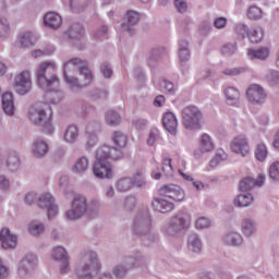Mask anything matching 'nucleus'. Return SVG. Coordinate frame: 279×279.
<instances>
[{
    "label": "nucleus",
    "mask_w": 279,
    "mask_h": 279,
    "mask_svg": "<svg viewBox=\"0 0 279 279\" xmlns=\"http://www.w3.org/2000/svg\"><path fill=\"white\" fill-rule=\"evenodd\" d=\"M58 66L52 61H46L39 64L37 69V86L46 90L47 97L51 104H60L64 99V93L56 89L60 86V80L56 74Z\"/></svg>",
    "instance_id": "nucleus-1"
},
{
    "label": "nucleus",
    "mask_w": 279,
    "mask_h": 279,
    "mask_svg": "<svg viewBox=\"0 0 279 279\" xmlns=\"http://www.w3.org/2000/svg\"><path fill=\"white\" fill-rule=\"evenodd\" d=\"M64 77L71 90H80L93 82V72L85 60L72 58L64 64Z\"/></svg>",
    "instance_id": "nucleus-2"
},
{
    "label": "nucleus",
    "mask_w": 279,
    "mask_h": 279,
    "mask_svg": "<svg viewBox=\"0 0 279 279\" xmlns=\"http://www.w3.org/2000/svg\"><path fill=\"white\" fill-rule=\"evenodd\" d=\"M101 264L97 257V253L93 251H86L81 254V257L75 267V276L77 279H95V276L99 274Z\"/></svg>",
    "instance_id": "nucleus-3"
},
{
    "label": "nucleus",
    "mask_w": 279,
    "mask_h": 279,
    "mask_svg": "<svg viewBox=\"0 0 279 279\" xmlns=\"http://www.w3.org/2000/svg\"><path fill=\"white\" fill-rule=\"evenodd\" d=\"M109 147H98L96 149V162L94 165V175L99 180H110L112 179V165L108 160H112Z\"/></svg>",
    "instance_id": "nucleus-4"
},
{
    "label": "nucleus",
    "mask_w": 279,
    "mask_h": 279,
    "mask_svg": "<svg viewBox=\"0 0 279 279\" xmlns=\"http://www.w3.org/2000/svg\"><path fill=\"white\" fill-rule=\"evenodd\" d=\"M202 119H204V114L195 106H189L182 110L183 128L190 132L202 130Z\"/></svg>",
    "instance_id": "nucleus-5"
},
{
    "label": "nucleus",
    "mask_w": 279,
    "mask_h": 279,
    "mask_svg": "<svg viewBox=\"0 0 279 279\" xmlns=\"http://www.w3.org/2000/svg\"><path fill=\"white\" fill-rule=\"evenodd\" d=\"M113 146L102 145L108 147L111 160H121L123 158V149L128 146V135L121 131H114L111 135Z\"/></svg>",
    "instance_id": "nucleus-6"
},
{
    "label": "nucleus",
    "mask_w": 279,
    "mask_h": 279,
    "mask_svg": "<svg viewBox=\"0 0 279 279\" xmlns=\"http://www.w3.org/2000/svg\"><path fill=\"white\" fill-rule=\"evenodd\" d=\"M88 213V202L82 195H76L71 202V208L65 211L69 221H77Z\"/></svg>",
    "instance_id": "nucleus-7"
},
{
    "label": "nucleus",
    "mask_w": 279,
    "mask_h": 279,
    "mask_svg": "<svg viewBox=\"0 0 279 279\" xmlns=\"http://www.w3.org/2000/svg\"><path fill=\"white\" fill-rule=\"evenodd\" d=\"M28 119L35 125H47L51 121V108L49 105H35L28 110Z\"/></svg>",
    "instance_id": "nucleus-8"
},
{
    "label": "nucleus",
    "mask_w": 279,
    "mask_h": 279,
    "mask_svg": "<svg viewBox=\"0 0 279 279\" xmlns=\"http://www.w3.org/2000/svg\"><path fill=\"white\" fill-rule=\"evenodd\" d=\"M133 232L136 236H147L151 232V216L149 211H141L136 215L132 223Z\"/></svg>",
    "instance_id": "nucleus-9"
},
{
    "label": "nucleus",
    "mask_w": 279,
    "mask_h": 279,
    "mask_svg": "<svg viewBox=\"0 0 279 279\" xmlns=\"http://www.w3.org/2000/svg\"><path fill=\"white\" fill-rule=\"evenodd\" d=\"M13 88L17 95L25 96L32 93V72L23 70L14 76Z\"/></svg>",
    "instance_id": "nucleus-10"
},
{
    "label": "nucleus",
    "mask_w": 279,
    "mask_h": 279,
    "mask_svg": "<svg viewBox=\"0 0 279 279\" xmlns=\"http://www.w3.org/2000/svg\"><path fill=\"white\" fill-rule=\"evenodd\" d=\"M51 258L54 263L59 264V274L63 276L71 271V259L66 248L63 246H54L52 248Z\"/></svg>",
    "instance_id": "nucleus-11"
},
{
    "label": "nucleus",
    "mask_w": 279,
    "mask_h": 279,
    "mask_svg": "<svg viewBox=\"0 0 279 279\" xmlns=\"http://www.w3.org/2000/svg\"><path fill=\"white\" fill-rule=\"evenodd\" d=\"M38 269V256L33 253L26 254L17 268V276L20 278H27V276H32V272Z\"/></svg>",
    "instance_id": "nucleus-12"
},
{
    "label": "nucleus",
    "mask_w": 279,
    "mask_h": 279,
    "mask_svg": "<svg viewBox=\"0 0 279 279\" xmlns=\"http://www.w3.org/2000/svg\"><path fill=\"white\" fill-rule=\"evenodd\" d=\"M230 149L233 154H238V156H242V158H246L250 156V141L245 135H238L233 137L230 143Z\"/></svg>",
    "instance_id": "nucleus-13"
},
{
    "label": "nucleus",
    "mask_w": 279,
    "mask_h": 279,
    "mask_svg": "<svg viewBox=\"0 0 279 279\" xmlns=\"http://www.w3.org/2000/svg\"><path fill=\"white\" fill-rule=\"evenodd\" d=\"M246 97L251 104L260 105L265 104L267 99V92L258 84H252L246 90Z\"/></svg>",
    "instance_id": "nucleus-14"
},
{
    "label": "nucleus",
    "mask_w": 279,
    "mask_h": 279,
    "mask_svg": "<svg viewBox=\"0 0 279 279\" xmlns=\"http://www.w3.org/2000/svg\"><path fill=\"white\" fill-rule=\"evenodd\" d=\"M68 36L70 43L76 47V49H84V27L81 24H73L68 29Z\"/></svg>",
    "instance_id": "nucleus-15"
},
{
    "label": "nucleus",
    "mask_w": 279,
    "mask_h": 279,
    "mask_svg": "<svg viewBox=\"0 0 279 279\" xmlns=\"http://www.w3.org/2000/svg\"><path fill=\"white\" fill-rule=\"evenodd\" d=\"M136 265L134 257H125L122 263L112 267L111 271L116 279L126 278L128 272Z\"/></svg>",
    "instance_id": "nucleus-16"
},
{
    "label": "nucleus",
    "mask_w": 279,
    "mask_h": 279,
    "mask_svg": "<svg viewBox=\"0 0 279 279\" xmlns=\"http://www.w3.org/2000/svg\"><path fill=\"white\" fill-rule=\"evenodd\" d=\"M210 151H215V142L210 135L204 133L199 140V149L194 151V158L199 160L203 154H210Z\"/></svg>",
    "instance_id": "nucleus-17"
},
{
    "label": "nucleus",
    "mask_w": 279,
    "mask_h": 279,
    "mask_svg": "<svg viewBox=\"0 0 279 279\" xmlns=\"http://www.w3.org/2000/svg\"><path fill=\"white\" fill-rule=\"evenodd\" d=\"M222 243L228 247H241L244 245L245 240L239 231L230 230L222 235Z\"/></svg>",
    "instance_id": "nucleus-18"
},
{
    "label": "nucleus",
    "mask_w": 279,
    "mask_h": 279,
    "mask_svg": "<svg viewBox=\"0 0 279 279\" xmlns=\"http://www.w3.org/2000/svg\"><path fill=\"white\" fill-rule=\"evenodd\" d=\"M0 243L3 250H14L19 243V238L10 232V229L3 228L0 231Z\"/></svg>",
    "instance_id": "nucleus-19"
},
{
    "label": "nucleus",
    "mask_w": 279,
    "mask_h": 279,
    "mask_svg": "<svg viewBox=\"0 0 279 279\" xmlns=\"http://www.w3.org/2000/svg\"><path fill=\"white\" fill-rule=\"evenodd\" d=\"M31 154L34 158H45L49 154V144L43 138H37L33 142Z\"/></svg>",
    "instance_id": "nucleus-20"
},
{
    "label": "nucleus",
    "mask_w": 279,
    "mask_h": 279,
    "mask_svg": "<svg viewBox=\"0 0 279 279\" xmlns=\"http://www.w3.org/2000/svg\"><path fill=\"white\" fill-rule=\"evenodd\" d=\"M141 19V14L136 11H128L126 16L123 20V23L121 25L122 32H126L132 36L134 34V25L138 23V20Z\"/></svg>",
    "instance_id": "nucleus-21"
},
{
    "label": "nucleus",
    "mask_w": 279,
    "mask_h": 279,
    "mask_svg": "<svg viewBox=\"0 0 279 279\" xmlns=\"http://www.w3.org/2000/svg\"><path fill=\"white\" fill-rule=\"evenodd\" d=\"M170 221L182 232L191 228V216H189V214H186L185 211H180L177 215L172 216Z\"/></svg>",
    "instance_id": "nucleus-22"
},
{
    "label": "nucleus",
    "mask_w": 279,
    "mask_h": 279,
    "mask_svg": "<svg viewBox=\"0 0 279 279\" xmlns=\"http://www.w3.org/2000/svg\"><path fill=\"white\" fill-rule=\"evenodd\" d=\"M256 220L252 218H244L240 222V231L244 239H252L256 234Z\"/></svg>",
    "instance_id": "nucleus-23"
},
{
    "label": "nucleus",
    "mask_w": 279,
    "mask_h": 279,
    "mask_svg": "<svg viewBox=\"0 0 279 279\" xmlns=\"http://www.w3.org/2000/svg\"><path fill=\"white\" fill-rule=\"evenodd\" d=\"M223 95L227 106H238L241 99V92L234 86H227L223 88Z\"/></svg>",
    "instance_id": "nucleus-24"
},
{
    "label": "nucleus",
    "mask_w": 279,
    "mask_h": 279,
    "mask_svg": "<svg viewBox=\"0 0 279 279\" xmlns=\"http://www.w3.org/2000/svg\"><path fill=\"white\" fill-rule=\"evenodd\" d=\"M162 123L165 130L169 132V134H178V118L173 112H166L162 118Z\"/></svg>",
    "instance_id": "nucleus-25"
},
{
    "label": "nucleus",
    "mask_w": 279,
    "mask_h": 279,
    "mask_svg": "<svg viewBox=\"0 0 279 279\" xmlns=\"http://www.w3.org/2000/svg\"><path fill=\"white\" fill-rule=\"evenodd\" d=\"M204 244L202 243V238L197 233H192L187 236V250L192 254H202Z\"/></svg>",
    "instance_id": "nucleus-26"
},
{
    "label": "nucleus",
    "mask_w": 279,
    "mask_h": 279,
    "mask_svg": "<svg viewBox=\"0 0 279 279\" xmlns=\"http://www.w3.org/2000/svg\"><path fill=\"white\" fill-rule=\"evenodd\" d=\"M97 132H99V124H88L85 130L86 134V147L88 149H93L95 145L97 144Z\"/></svg>",
    "instance_id": "nucleus-27"
},
{
    "label": "nucleus",
    "mask_w": 279,
    "mask_h": 279,
    "mask_svg": "<svg viewBox=\"0 0 279 279\" xmlns=\"http://www.w3.org/2000/svg\"><path fill=\"white\" fill-rule=\"evenodd\" d=\"M265 182V175H259V180L256 181L253 178H245L240 182L241 193H250L255 186H263Z\"/></svg>",
    "instance_id": "nucleus-28"
},
{
    "label": "nucleus",
    "mask_w": 279,
    "mask_h": 279,
    "mask_svg": "<svg viewBox=\"0 0 279 279\" xmlns=\"http://www.w3.org/2000/svg\"><path fill=\"white\" fill-rule=\"evenodd\" d=\"M12 21L10 19L2 16L0 17V41L5 43L12 36Z\"/></svg>",
    "instance_id": "nucleus-29"
},
{
    "label": "nucleus",
    "mask_w": 279,
    "mask_h": 279,
    "mask_svg": "<svg viewBox=\"0 0 279 279\" xmlns=\"http://www.w3.org/2000/svg\"><path fill=\"white\" fill-rule=\"evenodd\" d=\"M44 23L46 27H50V29H58V27L62 25V16L57 12H48L44 16Z\"/></svg>",
    "instance_id": "nucleus-30"
},
{
    "label": "nucleus",
    "mask_w": 279,
    "mask_h": 279,
    "mask_svg": "<svg viewBox=\"0 0 279 279\" xmlns=\"http://www.w3.org/2000/svg\"><path fill=\"white\" fill-rule=\"evenodd\" d=\"M254 204V196L250 192H241L234 198V206L238 208H247V206H252Z\"/></svg>",
    "instance_id": "nucleus-31"
},
{
    "label": "nucleus",
    "mask_w": 279,
    "mask_h": 279,
    "mask_svg": "<svg viewBox=\"0 0 279 279\" xmlns=\"http://www.w3.org/2000/svg\"><path fill=\"white\" fill-rule=\"evenodd\" d=\"M153 207L157 213H171L173 208H175V205L173 203L165 199V198H155L153 201Z\"/></svg>",
    "instance_id": "nucleus-32"
},
{
    "label": "nucleus",
    "mask_w": 279,
    "mask_h": 279,
    "mask_svg": "<svg viewBox=\"0 0 279 279\" xmlns=\"http://www.w3.org/2000/svg\"><path fill=\"white\" fill-rule=\"evenodd\" d=\"M251 60H267L269 58V47L251 48L247 50Z\"/></svg>",
    "instance_id": "nucleus-33"
},
{
    "label": "nucleus",
    "mask_w": 279,
    "mask_h": 279,
    "mask_svg": "<svg viewBox=\"0 0 279 279\" xmlns=\"http://www.w3.org/2000/svg\"><path fill=\"white\" fill-rule=\"evenodd\" d=\"M2 109L8 117L14 116V96H12V93H5L2 95Z\"/></svg>",
    "instance_id": "nucleus-34"
},
{
    "label": "nucleus",
    "mask_w": 279,
    "mask_h": 279,
    "mask_svg": "<svg viewBox=\"0 0 279 279\" xmlns=\"http://www.w3.org/2000/svg\"><path fill=\"white\" fill-rule=\"evenodd\" d=\"M88 167H90V163L88 161L87 157H80L75 160L72 171L76 173L77 175H84L88 171Z\"/></svg>",
    "instance_id": "nucleus-35"
},
{
    "label": "nucleus",
    "mask_w": 279,
    "mask_h": 279,
    "mask_svg": "<svg viewBox=\"0 0 279 279\" xmlns=\"http://www.w3.org/2000/svg\"><path fill=\"white\" fill-rule=\"evenodd\" d=\"M38 37L33 32L24 33L16 41L17 47H34Z\"/></svg>",
    "instance_id": "nucleus-36"
},
{
    "label": "nucleus",
    "mask_w": 279,
    "mask_h": 279,
    "mask_svg": "<svg viewBox=\"0 0 279 279\" xmlns=\"http://www.w3.org/2000/svg\"><path fill=\"white\" fill-rule=\"evenodd\" d=\"M7 169L10 171H19L21 161L19 160V154L16 151H10L4 160Z\"/></svg>",
    "instance_id": "nucleus-37"
},
{
    "label": "nucleus",
    "mask_w": 279,
    "mask_h": 279,
    "mask_svg": "<svg viewBox=\"0 0 279 279\" xmlns=\"http://www.w3.org/2000/svg\"><path fill=\"white\" fill-rule=\"evenodd\" d=\"M77 138H80V130L75 125H69L64 131L63 141L73 145V143H77Z\"/></svg>",
    "instance_id": "nucleus-38"
},
{
    "label": "nucleus",
    "mask_w": 279,
    "mask_h": 279,
    "mask_svg": "<svg viewBox=\"0 0 279 279\" xmlns=\"http://www.w3.org/2000/svg\"><path fill=\"white\" fill-rule=\"evenodd\" d=\"M134 186V181L130 177H123L116 181L114 187L119 193H126V191H130Z\"/></svg>",
    "instance_id": "nucleus-39"
},
{
    "label": "nucleus",
    "mask_w": 279,
    "mask_h": 279,
    "mask_svg": "<svg viewBox=\"0 0 279 279\" xmlns=\"http://www.w3.org/2000/svg\"><path fill=\"white\" fill-rule=\"evenodd\" d=\"M254 156L258 162H265V160H267V156H269L267 145H265V143L256 144L254 148Z\"/></svg>",
    "instance_id": "nucleus-40"
},
{
    "label": "nucleus",
    "mask_w": 279,
    "mask_h": 279,
    "mask_svg": "<svg viewBox=\"0 0 279 279\" xmlns=\"http://www.w3.org/2000/svg\"><path fill=\"white\" fill-rule=\"evenodd\" d=\"M163 234L168 239H180V236L182 235V231L178 227H175V225L169 221L168 225L163 227Z\"/></svg>",
    "instance_id": "nucleus-41"
},
{
    "label": "nucleus",
    "mask_w": 279,
    "mask_h": 279,
    "mask_svg": "<svg viewBox=\"0 0 279 279\" xmlns=\"http://www.w3.org/2000/svg\"><path fill=\"white\" fill-rule=\"evenodd\" d=\"M179 60L180 62H189L191 60V49H189V41L181 40L179 44Z\"/></svg>",
    "instance_id": "nucleus-42"
},
{
    "label": "nucleus",
    "mask_w": 279,
    "mask_h": 279,
    "mask_svg": "<svg viewBox=\"0 0 279 279\" xmlns=\"http://www.w3.org/2000/svg\"><path fill=\"white\" fill-rule=\"evenodd\" d=\"M263 38H265V31L260 26H254L252 31L248 32V39L255 45L263 43Z\"/></svg>",
    "instance_id": "nucleus-43"
},
{
    "label": "nucleus",
    "mask_w": 279,
    "mask_h": 279,
    "mask_svg": "<svg viewBox=\"0 0 279 279\" xmlns=\"http://www.w3.org/2000/svg\"><path fill=\"white\" fill-rule=\"evenodd\" d=\"M246 17L248 21H260L263 19V9L256 4L250 5L246 10Z\"/></svg>",
    "instance_id": "nucleus-44"
},
{
    "label": "nucleus",
    "mask_w": 279,
    "mask_h": 279,
    "mask_svg": "<svg viewBox=\"0 0 279 279\" xmlns=\"http://www.w3.org/2000/svg\"><path fill=\"white\" fill-rule=\"evenodd\" d=\"M105 121L107 125L114 128V125H119L121 123V114L114 110H108L105 114Z\"/></svg>",
    "instance_id": "nucleus-45"
},
{
    "label": "nucleus",
    "mask_w": 279,
    "mask_h": 279,
    "mask_svg": "<svg viewBox=\"0 0 279 279\" xmlns=\"http://www.w3.org/2000/svg\"><path fill=\"white\" fill-rule=\"evenodd\" d=\"M228 160V153L226 150L218 148L215 153L214 158L209 161V166L215 169V167H218L220 162H223Z\"/></svg>",
    "instance_id": "nucleus-46"
},
{
    "label": "nucleus",
    "mask_w": 279,
    "mask_h": 279,
    "mask_svg": "<svg viewBox=\"0 0 279 279\" xmlns=\"http://www.w3.org/2000/svg\"><path fill=\"white\" fill-rule=\"evenodd\" d=\"M28 232L32 236H40L45 232V225L38 221H32L28 223Z\"/></svg>",
    "instance_id": "nucleus-47"
},
{
    "label": "nucleus",
    "mask_w": 279,
    "mask_h": 279,
    "mask_svg": "<svg viewBox=\"0 0 279 279\" xmlns=\"http://www.w3.org/2000/svg\"><path fill=\"white\" fill-rule=\"evenodd\" d=\"M101 213V203L98 199H92L87 204V215L89 217H97Z\"/></svg>",
    "instance_id": "nucleus-48"
},
{
    "label": "nucleus",
    "mask_w": 279,
    "mask_h": 279,
    "mask_svg": "<svg viewBox=\"0 0 279 279\" xmlns=\"http://www.w3.org/2000/svg\"><path fill=\"white\" fill-rule=\"evenodd\" d=\"M37 202L39 208H48L51 206V204L56 202V199L53 198V195H51L50 193H43L38 197Z\"/></svg>",
    "instance_id": "nucleus-49"
},
{
    "label": "nucleus",
    "mask_w": 279,
    "mask_h": 279,
    "mask_svg": "<svg viewBox=\"0 0 279 279\" xmlns=\"http://www.w3.org/2000/svg\"><path fill=\"white\" fill-rule=\"evenodd\" d=\"M169 199H173V202H184V199H186V192H184L180 185H177L169 196Z\"/></svg>",
    "instance_id": "nucleus-50"
},
{
    "label": "nucleus",
    "mask_w": 279,
    "mask_h": 279,
    "mask_svg": "<svg viewBox=\"0 0 279 279\" xmlns=\"http://www.w3.org/2000/svg\"><path fill=\"white\" fill-rule=\"evenodd\" d=\"M90 3H93V0H70V8L74 12H80V10L90 5Z\"/></svg>",
    "instance_id": "nucleus-51"
},
{
    "label": "nucleus",
    "mask_w": 279,
    "mask_h": 279,
    "mask_svg": "<svg viewBox=\"0 0 279 279\" xmlns=\"http://www.w3.org/2000/svg\"><path fill=\"white\" fill-rule=\"evenodd\" d=\"M233 31L236 34V36H239V38H245V36H250V27L246 24H235Z\"/></svg>",
    "instance_id": "nucleus-52"
},
{
    "label": "nucleus",
    "mask_w": 279,
    "mask_h": 279,
    "mask_svg": "<svg viewBox=\"0 0 279 279\" xmlns=\"http://www.w3.org/2000/svg\"><path fill=\"white\" fill-rule=\"evenodd\" d=\"M236 53V45L233 43L225 44L221 48V54L225 58H232Z\"/></svg>",
    "instance_id": "nucleus-53"
},
{
    "label": "nucleus",
    "mask_w": 279,
    "mask_h": 279,
    "mask_svg": "<svg viewBox=\"0 0 279 279\" xmlns=\"http://www.w3.org/2000/svg\"><path fill=\"white\" fill-rule=\"evenodd\" d=\"M268 173L272 182H279V161H274L269 166Z\"/></svg>",
    "instance_id": "nucleus-54"
},
{
    "label": "nucleus",
    "mask_w": 279,
    "mask_h": 279,
    "mask_svg": "<svg viewBox=\"0 0 279 279\" xmlns=\"http://www.w3.org/2000/svg\"><path fill=\"white\" fill-rule=\"evenodd\" d=\"M245 71V68H227L222 71V75H227L228 77H236V75H243Z\"/></svg>",
    "instance_id": "nucleus-55"
},
{
    "label": "nucleus",
    "mask_w": 279,
    "mask_h": 279,
    "mask_svg": "<svg viewBox=\"0 0 279 279\" xmlns=\"http://www.w3.org/2000/svg\"><path fill=\"white\" fill-rule=\"evenodd\" d=\"M210 32H213V24H210V22L208 21L201 22V24L198 25V34L201 36H208Z\"/></svg>",
    "instance_id": "nucleus-56"
},
{
    "label": "nucleus",
    "mask_w": 279,
    "mask_h": 279,
    "mask_svg": "<svg viewBox=\"0 0 279 279\" xmlns=\"http://www.w3.org/2000/svg\"><path fill=\"white\" fill-rule=\"evenodd\" d=\"M174 8L179 14H186L189 12V1L187 0H174Z\"/></svg>",
    "instance_id": "nucleus-57"
},
{
    "label": "nucleus",
    "mask_w": 279,
    "mask_h": 279,
    "mask_svg": "<svg viewBox=\"0 0 279 279\" xmlns=\"http://www.w3.org/2000/svg\"><path fill=\"white\" fill-rule=\"evenodd\" d=\"M175 186H178V185H175L173 183L162 185L159 189V195H161V197H171V194L175 190Z\"/></svg>",
    "instance_id": "nucleus-58"
},
{
    "label": "nucleus",
    "mask_w": 279,
    "mask_h": 279,
    "mask_svg": "<svg viewBox=\"0 0 279 279\" xmlns=\"http://www.w3.org/2000/svg\"><path fill=\"white\" fill-rule=\"evenodd\" d=\"M159 138H160V131H158V129L150 130L147 138V145H149V147H154V145H156V142Z\"/></svg>",
    "instance_id": "nucleus-59"
},
{
    "label": "nucleus",
    "mask_w": 279,
    "mask_h": 279,
    "mask_svg": "<svg viewBox=\"0 0 279 279\" xmlns=\"http://www.w3.org/2000/svg\"><path fill=\"white\" fill-rule=\"evenodd\" d=\"M162 171L167 178L173 175V166H171V158H166L162 160Z\"/></svg>",
    "instance_id": "nucleus-60"
},
{
    "label": "nucleus",
    "mask_w": 279,
    "mask_h": 279,
    "mask_svg": "<svg viewBox=\"0 0 279 279\" xmlns=\"http://www.w3.org/2000/svg\"><path fill=\"white\" fill-rule=\"evenodd\" d=\"M195 227L197 228V230L210 228V219L206 217H199L195 222Z\"/></svg>",
    "instance_id": "nucleus-61"
},
{
    "label": "nucleus",
    "mask_w": 279,
    "mask_h": 279,
    "mask_svg": "<svg viewBox=\"0 0 279 279\" xmlns=\"http://www.w3.org/2000/svg\"><path fill=\"white\" fill-rule=\"evenodd\" d=\"M166 53H167V50L165 48H154L150 51V59L160 60V58H162Z\"/></svg>",
    "instance_id": "nucleus-62"
},
{
    "label": "nucleus",
    "mask_w": 279,
    "mask_h": 279,
    "mask_svg": "<svg viewBox=\"0 0 279 279\" xmlns=\"http://www.w3.org/2000/svg\"><path fill=\"white\" fill-rule=\"evenodd\" d=\"M228 25V19L220 16V17H216L214 21V27H216V29H226Z\"/></svg>",
    "instance_id": "nucleus-63"
},
{
    "label": "nucleus",
    "mask_w": 279,
    "mask_h": 279,
    "mask_svg": "<svg viewBox=\"0 0 279 279\" xmlns=\"http://www.w3.org/2000/svg\"><path fill=\"white\" fill-rule=\"evenodd\" d=\"M135 206H136V197L128 196L124 199V208H125V210H134Z\"/></svg>",
    "instance_id": "nucleus-64"
}]
</instances>
